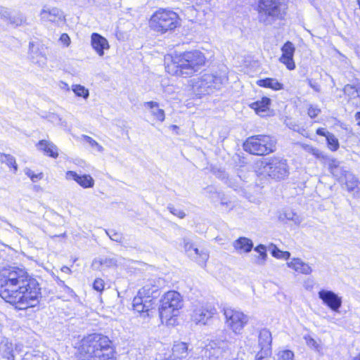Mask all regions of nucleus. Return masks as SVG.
<instances>
[{"mask_svg":"<svg viewBox=\"0 0 360 360\" xmlns=\"http://www.w3.org/2000/svg\"><path fill=\"white\" fill-rule=\"evenodd\" d=\"M25 174L31 179L32 176L34 175V172L29 168H25Z\"/></svg>","mask_w":360,"mask_h":360,"instance_id":"obj_55","label":"nucleus"},{"mask_svg":"<svg viewBox=\"0 0 360 360\" xmlns=\"http://www.w3.org/2000/svg\"><path fill=\"white\" fill-rule=\"evenodd\" d=\"M328 147L333 151H336L340 146L338 139L335 136L332 134H328V136L326 138Z\"/></svg>","mask_w":360,"mask_h":360,"instance_id":"obj_37","label":"nucleus"},{"mask_svg":"<svg viewBox=\"0 0 360 360\" xmlns=\"http://www.w3.org/2000/svg\"><path fill=\"white\" fill-rule=\"evenodd\" d=\"M0 297L19 310L36 307L41 297L37 280L22 268L0 271Z\"/></svg>","mask_w":360,"mask_h":360,"instance_id":"obj_1","label":"nucleus"},{"mask_svg":"<svg viewBox=\"0 0 360 360\" xmlns=\"http://www.w3.org/2000/svg\"><path fill=\"white\" fill-rule=\"evenodd\" d=\"M105 233L112 240L120 243L123 242L124 238L122 233L116 232L115 230H105Z\"/></svg>","mask_w":360,"mask_h":360,"instance_id":"obj_41","label":"nucleus"},{"mask_svg":"<svg viewBox=\"0 0 360 360\" xmlns=\"http://www.w3.org/2000/svg\"><path fill=\"white\" fill-rule=\"evenodd\" d=\"M307 83L309 86L313 89L315 91L319 92L321 91V86L314 79H307Z\"/></svg>","mask_w":360,"mask_h":360,"instance_id":"obj_49","label":"nucleus"},{"mask_svg":"<svg viewBox=\"0 0 360 360\" xmlns=\"http://www.w3.org/2000/svg\"><path fill=\"white\" fill-rule=\"evenodd\" d=\"M323 304L334 312H339L342 304V298L333 290L322 289L318 292Z\"/></svg>","mask_w":360,"mask_h":360,"instance_id":"obj_15","label":"nucleus"},{"mask_svg":"<svg viewBox=\"0 0 360 360\" xmlns=\"http://www.w3.org/2000/svg\"><path fill=\"white\" fill-rule=\"evenodd\" d=\"M68 180H73L84 188H90L94 186V180L89 174H79L74 171H68L65 174Z\"/></svg>","mask_w":360,"mask_h":360,"instance_id":"obj_20","label":"nucleus"},{"mask_svg":"<svg viewBox=\"0 0 360 360\" xmlns=\"http://www.w3.org/2000/svg\"><path fill=\"white\" fill-rule=\"evenodd\" d=\"M276 140L269 135L259 134L248 137L243 143L244 150L252 155H264L276 150Z\"/></svg>","mask_w":360,"mask_h":360,"instance_id":"obj_7","label":"nucleus"},{"mask_svg":"<svg viewBox=\"0 0 360 360\" xmlns=\"http://www.w3.org/2000/svg\"><path fill=\"white\" fill-rule=\"evenodd\" d=\"M227 81L225 74H205L195 85V91L199 95L210 94L216 89H220Z\"/></svg>","mask_w":360,"mask_h":360,"instance_id":"obj_10","label":"nucleus"},{"mask_svg":"<svg viewBox=\"0 0 360 360\" xmlns=\"http://www.w3.org/2000/svg\"><path fill=\"white\" fill-rule=\"evenodd\" d=\"M352 360H360V352L356 356L353 357Z\"/></svg>","mask_w":360,"mask_h":360,"instance_id":"obj_61","label":"nucleus"},{"mask_svg":"<svg viewBox=\"0 0 360 360\" xmlns=\"http://www.w3.org/2000/svg\"><path fill=\"white\" fill-rule=\"evenodd\" d=\"M61 271L64 273H68L70 271V269L68 266H63L62 267Z\"/></svg>","mask_w":360,"mask_h":360,"instance_id":"obj_60","label":"nucleus"},{"mask_svg":"<svg viewBox=\"0 0 360 360\" xmlns=\"http://www.w3.org/2000/svg\"><path fill=\"white\" fill-rule=\"evenodd\" d=\"M287 264L289 268L302 274L309 275L312 272L311 267L300 258H293Z\"/></svg>","mask_w":360,"mask_h":360,"instance_id":"obj_27","label":"nucleus"},{"mask_svg":"<svg viewBox=\"0 0 360 360\" xmlns=\"http://www.w3.org/2000/svg\"><path fill=\"white\" fill-rule=\"evenodd\" d=\"M304 339L309 347L314 348L317 352H320L321 346L317 343L316 340L310 336H306Z\"/></svg>","mask_w":360,"mask_h":360,"instance_id":"obj_44","label":"nucleus"},{"mask_svg":"<svg viewBox=\"0 0 360 360\" xmlns=\"http://www.w3.org/2000/svg\"><path fill=\"white\" fill-rule=\"evenodd\" d=\"M60 41L63 43L65 46H68L70 44V38L68 34L63 33L60 35Z\"/></svg>","mask_w":360,"mask_h":360,"instance_id":"obj_50","label":"nucleus"},{"mask_svg":"<svg viewBox=\"0 0 360 360\" xmlns=\"http://www.w3.org/2000/svg\"><path fill=\"white\" fill-rule=\"evenodd\" d=\"M264 172L272 179H285L290 174L288 160L280 156L270 157L265 162Z\"/></svg>","mask_w":360,"mask_h":360,"instance_id":"obj_9","label":"nucleus"},{"mask_svg":"<svg viewBox=\"0 0 360 360\" xmlns=\"http://www.w3.org/2000/svg\"><path fill=\"white\" fill-rule=\"evenodd\" d=\"M83 138L84 139V141H86L88 143H89V145L91 146V147H94V148H96L97 150L99 151V152H103V148L102 146H101L96 141H95L94 139H93L91 137L89 136H86V135H84L83 136Z\"/></svg>","mask_w":360,"mask_h":360,"instance_id":"obj_43","label":"nucleus"},{"mask_svg":"<svg viewBox=\"0 0 360 360\" xmlns=\"http://www.w3.org/2000/svg\"><path fill=\"white\" fill-rule=\"evenodd\" d=\"M171 62L165 66L166 71L172 75L188 77L199 72L205 65L204 54L198 50L186 51L170 56Z\"/></svg>","mask_w":360,"mask_h":360,"instance_id":"obj_3","label":"nucleus"},{"mask_svg":"<svg viewBox=\"0 0 360 360\" xmlns=\"http://www.w3.org/2000/svg\"><path fill=\"white\" fill-rule=\"evenodd\" d=\"M356 1H357V4H358V5L359 6V8H360V0H356Z\"/></svg>","mask_w":360,"mask_h":360,"instance_id":"obj_63","label":"nucleus"},{"mask_svg":"<svg viewBox=\"0 0 360 360\" xmlns=\"http://www.w3.org/2000/svg\"><path fill=\"white\" fill-rule=\"evenodd\" d=\"M272 337L267 329H262L258 336V344L260 350L255 356V360H269L271 354Z\"/></svg>","mask_w":360,"mask_h":360,"instance_id":"obj_14","label":"nucleus"},{"mask_svg":"<svg viewBox=\"0 0 360 360\" xmlns=\"http://www.w3.org/2000/svg\"><path fill=\"white\" fill-rule=\"evenodd\" d=\"M50 118L51 119L52 122L58 121L59 124L62 127H65L67 124V122L65 121H63L62 119L56 115L53 114L52 115L50 116Z\"/></svg>","mask_w":360,"mask_h":360,"instance_id":"obj_51","label":"nucleus"},{"mask_svg":"<svg viewBox=\"0 0 360 360\" xmlns=\"http://www.w3.org/2000/svg\"><path fill=\"white\" fill-rule=\"evenodd\" d=\"M233 246L238 253H249L252 250L254 244L248 238L239 237L233 241Z\"/></svg>","mask_w":360,"mask_h":360,"instance_id":"obj_25","label":"nucleus"},{"mask_svg":"<svg viewBox=\"0 0 360 360\" xmlns=\"http://www.w3.org/2000/svg\"><path fill=\"white\" fill-rule=\"evenodd\" d=\"M217 312L215 307L208 302H198L193 305L191 320L196 324H206Z\"/></svg>","mask_w":360,"mask_h":360,"instance_id":"obj_13","label":"nucleus"},{"mask_svg":"<svg viewBox=\"0 0 360 360\" xmlns=\"http://www.w3.org/2000/svg\"><path fill=\"white\" fill-rule=\"evenodd\" d=\"M344 94L350 98H355L358 96V89L354 85L346 84L343 88Z\"/></svg>","mask_w":360,"mask_h":360,"instance_id":"obj_39","label":"nucleus"},{"mask_svg":"<svg viewBox=\"0 0 360 360\" xmlns=\"http://www.w3.org/2000/svg\"><path fill=\"white\" fill-rule=\"evenodd\" d=\"M41 19L44 21L57 22L61 21L64 16L61 10L56 7L44 6L40 12Z\"/></svg>","mask_w":360,"mask_h":360,"instance_id":"obj_21","label":"nucleus"},{"mask_svg":"<svg viewBox=\"0 0 360 360\" xmlns=\"http://www.w3.org/2000/svg\"><path fill=\"white\" fill-rule=\"evenodd\" d=\"M43 178V174L39 173V174H34V175L30 179L32 182H37L39 180Z\"/></svg>","mask_w":360,"mask_h":360,"instance_id":"obj_54","label":"nucleus"},{"mask_svg":"<svg viewBox=\"0 0 360 360\" xmlns=\"http://www.w3.org/2000/svg\"><path fill=\"white\" fill-rule=\"evenodd\" d=\"M167 209L172 214L176 216L179 219H184L186 217V214L183 210L174 207V205L171 204L168 205Z\"/></svg>","mask_w":360,"mask_h":360,"instance_id":"obj_42","label":"nucleus"},{"mask_svg":"<svg viewBox=\"0 0 360 360\" xmlns=\"http://www.w3.org/2000/svg\"><path fill=\"white\" fill-rule=\"evenodd\" d=\"M231 344L224 340L213 341L205 349V355L208 356L210 360L226 359L231 357Z\"/></svg>","mask_w":360,"mask_h":360,"instance_id":"obj_11","label":"nucleus"},{"mask_svg":"<svg viewBox=\"0 0 360 360\" xmlns=\"http://www.w3.org/2000/svg\"><path fill=\"white\" fill-rule=\"evenodd\" d=\"M110 338L101 333L84 336L78 346L77 360H115Z\"/></svg>","mask_w":360,"mask_h":360,"instance_id":"obj_2","label":"nucleus"},{"mask_svg":"<svg viewBox=\"0 0 360 360\" xmlns=\"http://www.w3.org/2000/svg\"><path fill=\"white\" fill-rule=\"evenodd\" d=\"M254 250L259 255L257 263L259 265H263L267 258L266 246L264 245L259 244L254 248Z\"/></svg>","mask_w":360,"mask_h":360,"instance_id":"obj_35","label":"nucleus"},{"mask_svg":"<svg viewBox=\"0 0 360 360\" xmlns=\"http://www.w3.org/2000/svg\"><path fill=\"white\" fill-rule=\"evenodd\" d=\"M183 307L181 295L176 291L170 290L164 294L160 300L158 311L162 322L169 321L177 316L179 309Z\"/></svg>","mask_w":360,"mask_h":360,"instance_id":"obj_8","label":"nucleus"},{"mask_svg":"<svg viewBox=\"0 0 360 360\" xmlns=\"http://www.w3.org/2000/svg\"><path fill=\"white\" fill-rule=\"evenodd\" d=\"M225 184L233 188L235 191H236L239 188V183L238 182L237 179H233L232 178L229 177V180L225 182Z\"/></svg>","mask_w":360,"mask_h":360,"instance_id":"obj_48","label":"nucleus"},{"mask_svg":"<svg viewBox=\"0 0 360 360\" xmlns=\"http://www.w3.org/2000/svg\"><path fill=\"white\" fill-rule=\"evenodd\" d=\"M0 18L13 28L22 25L26 21L21 13H12L4 7H0Z\"/></svg>","mask_w":360,"mask_h":360,"instance_id":"obj_19","label":"nucleus"},{"mask_svg":"<svg viewBox=\"0 0 360 360\" xmlns=\"http://www.w3.org/2000/svg\"><path fill=\"white\" fill-rule=\"evenodd\" d=\"M360 95V88L358 89V96Z\"/></svg>","mask_w":360,"mask_h":360,"instance_id":"obj_64","label":"nucleus"},{"mask_svg":"<svg viewBox=\"0 0 360 360\" xmlns=\"http://www.w3.org/2000/svg\"><path fill=\"white\" fill-rule=\"evenodd\" d=\"M57 283L58 285L61 287V288H63L65 285V283L63 281L60 280L58 277H57Z\"/></svg>","mask_w":360,"mask_h":360,"instance_id":"obj_57","label":"nucleus"},{"mask_svg":"<svg viewBox=\"0 0 360 360\" xmlns=\"http://www.w3.org/2000/svg\"><path fill=\"white\" fill-rule=\"evenodd\" d=\"M144 106L150 110L151 115L155 120L163 122L165 118V112L159 108V103L155 101H148L144 103Z\"/></svg>","mask_w":360,"mask_h":360,"instance_id":"obj_30","label":"nucleus"},{"mask_svg":"<svg viewBox=\"0 0 360 360\" xmlns=\"http://www.w3.org/2000/svg\"><path fill=\"white\" fill-rule=\"evenodd\" d=\"M184 248L187 255L196 261L199 265L204 266L209 259V254L204 250L194 248L187 239H184Z\"/></svg>","mask_w":360,"mask_h":360,"instance_id":"obj_16","label":"nucleus"},{"mask_svg":"<svg viewBox=\"0 0 360 360\" xmlns=\"http://www.w3.org/2000/svg\"><path fill=\"white\" fill-rule=\"evenodd\" d=\"M214 174L218 179L224 181V183L229 180V176L226 174V172L224 170L217 169V171L214 172Z\"/></svg>","mask_w":360,"mask_h":360,"instance_id":"obj_47","label":"nucleus"},{"mask_svg":"<svg viewBox=\"0 0 360 360\" xmlns=\"http://www.w3.org/2000/svg\"><path fill=\"white\" fill-rule=\"evenodd\" d=\"M104 285V281L101 278H96L93 283V288L100 292L103 290Z\"/></svg>","mask_w":360,"mask_h":360,"instance_id":"obj_46","label":"nucleus"},{"mask_svg":"<svg viewBox=\"0 0 360 360\" xmlns=\"http://www.w3.org/2000/svg\"><path fill=\"white\" fill-rule=\"evenodd\" d=\"M257 84L259 86L264 88H269L274 91L283 89V84L275 78L266 77L264 79H259Z\"/></svg>","mask_w":360,"mask_h":360,"instance_id":"obj_31","label":"nucleus"},{"mask_svg":"<svg viewBox=\"0 0 360 360\" xmlns=\"http://www.w3.org/2000/svg\"><path fill=\"white\" fill-rule=\"evenodd\" d=\"M277 360H294V353L289 349L280 351L277 354Z\"/></svg>","mask_w":360,"mask_h":360,"instance_id":"obj_40","label":"nucleus"},{"mask_svg":"<svg viewBox=\"0 0 360 360\" xmlns=\"http://www.w3.org/2000/svg\"><path fill=\"white\" fill-rule=\"evenodd\" d=\"M7 360H15V356L12 352L8 356Z\"/></svg>","mask_w":360,"mask_h":360,"instance_id":"obj_59","label":"nucleus"},{"mask_svg":"<svg viewBox=\"0 0 360 360\" xmlns=\"http://www.w3.org/2000/svg\"><path fill=\"white\" fill-rule=\"evenodd\" d=\"M330 133V132L326 131L325 128L320 127L316 129V134L321 136H325L326 138L328 136V134Z\"/></svg>","mask_w":360,"mask_h":360,"instance_id":"obj_52","label":"nucleus"},{"mask_svg":"<svg viewBox=\"0 0 360 360\" xmlns=\"http://www.w3.org/2000/svg\"><path fill=\"white\" fill-rule=\"evenodd\" d=\"M163 284L164 281L160 278L148 279L134 297L132 302L133 309L143 319L153 315L157 300L160 295V289Z\"/></svg>","mask_w":360,"mask_h":360,"instance_id":"obj_4","label":"nucleus"},{"mask_svg":"<svg viewBox=\"0 0 360 360\" xmlns=\"http://www.w3.org/2000/svg\"><path fill=\"white\" fill-rule=\"evenodd\" d=\"M91 44L99 56H103L104 51L110 49L108 40L98 33L94 32L91 34Z\"/></svg>","mask_w":360,"mask_h":360,"instance_id":"obj_22","label":"nucleus"},{"mask_svg":"<svg viewBox=\"0 0 360 360\" xmlns=\"http://www.w3.org/2000/svg\"><path fill=\"white\" fill-rule=\"evenodd\" d=\"M355 119L357 121V124L360 126V111L355 114Z\"/></svg>","mask_w":360,"mask_h":360,"instance_id":"obj_58","label":"nucleus"},{"mask_svg":"<svg viewBox=\"0 0 360 360\" xmlns=\"http://www.w3.org/2000/svg\"><path fill=\"white\" fill-rule=\"evenodd\" d=\"M326 163L328 165L330 172L339 182H344L345 178L347 177V174H351V172L344 167L342 162L337 159L328 158L326 159Z\"/></svg>","mask_w":360,"mask_h":360,"instance_id":"obj_17","label":"nucleus"},{"mask_svg":"<svg viewBox=\"0 0 360 360\" xmlns=\"http://www.w3.org/2000/svg\"><path fill=\"white\" fill-rule=\"evenodd\" d=\"M0 162L5 163L8 167L13 168L14 173L18 171V165L15 158L13 155L0 153Z\"/></svg>","mask_w":360,"mask_h":360,"instance_id":"obj_33","label":"nucleus"},{"mask_svg":"<svg viewBox=\"0 0 360 360\" xmlns=\"http://www.w3.org/2000/svg\"><path fill=\"white\" fill-rule=\"evenodd\" d=\"M72 90L77 96L82 97L84 99H87L89 96V90L80 84L72 85Z\"/></svg>","mask_w":360,"mask_h":360,"instance_id":"obj_36","label":"nucleus"},{"mask_svg":"<svg viewBox=\"0 0 360 360\" xmlns=\"http://www.w3.org/2000/svg\"><path fill=\"white\" fill-rule=\"evenodd\" d=\"M179 17L173 11L160 8L151 16L149 25L151 30L160 34L172 31L179 25Z\"/></svg>","mask_w":360,"mask_h":360,"instance_id":"obj_6","label":"nucleus"},{"mask_svg":"<svg viewBox=\"0 0 360 360\" xmlns=\"http://www.w3.org/2000/svg\"><path fill=\"white\" fill-rule=\"evenodd\" d=\"M188 349L186 343L181 342L174 345L172 354L168 359L165 360H190Z\"/></svg>","mask_w":360,"mask_h":360,"instance_id":"obj_23","label":"nucleus"},{"mask_svg":"<svg viewBox=\"0 0 360 360\" xmlns=\"http://www.w3.org/2000/svg\"><path fill=\"white\" fill-rule=\"evenodd\" d=\"M304 150L308 153L312 154L316 158H324V155L318 148L310 145H304Z\"/></svg>","mask_w":360,"mask_h":360,"instance_id":"obj_38","label":"nucleus"},{"mask_svg":"<svg viewBox=\"0 0 360 360\" xmlns=\"http://www.w3.org/2000/svg\"><path fill=\"white\" fill-rule=\"evenodd\" d=\"M282 54L279 58V61L284 64L286 68L292 70L295 68L294 61V54L295 52V45L290 41H286L281 49Z\"/></svg>","mask_w":360,"mask_h":360,"instance_id":"obj_18","label":"nucleus"},{"mask_svg":"<svg viewBox=\"0 0 360 360\" xmlns=\"http://www.w3.org/2000/svg\"><path fill=\"white\" fill-rule=\"evenodd\" d=\"M288 0H259L258 21L264 25H271L284 19L288 10Z\"/></svg>","mask_w":360,"mask_h":360,"instance_id":"obj_5","label":"nucleus"},{"mask_svg":"<svg viewBox=\"0 0 360 360\" xmlns=\"http://www.w3.org/2000/svg\"><path fill=\"white\" fill-rule=\"evenodd\" d=\"M37 146L39 150L51 158H56L58 156V148L52 142L41 140L39 141Z\"/></svg>","mask_w":360,"mask_h":360,"instance_id":"obj_28","label":"nucleus"},{"mask_svg":"<svg viewBox=\"0 0 360 360\" xmlns=\"http://www.w3.org/2000/svg\"><path fill=\"white\" fill-rule=\"evenodd\" d=\"M63 291L69 295H72L74 293L73 290L68 287L67 285H65L63 288Z\"/></svg>","mask_w":360,"mask_h":360,"instance_id":"obj_56","label":"nucleus"},{"mask_svg":"<svg viewBox=\"0 0 360 360\" xmlns=\"http://www.w3.org/2000/svg\"><path fill=\"white\" fill-rule=\"evenodd\" d=\"M269 250L271 255L277 259H288L290 257V252L288 251L281 250L276 245L271 243L269 246Z\"/></svg>","mask_w":360,"mask_h":360,"instance_id":"obj_32","label":"nucleus"},{"mask_svg":"<svg viewBox=\"0 0 360 360\" xmlns=\"http://www.w3.org/2000/svg\"><path fill=\"white\" fill-rule=\"evenodd\" d=\"M0 220H1L2 221H4V222H6V223H7V224L11 226V228L13 231H15V232H17L18 233H20V229L19 228H18V227H16V226H15L12 225L11 224L8 223V221L5 218L0 217Z\"/></svg>","mask_w":360,"mask_h":360,"instance_id":"obj_53","label":"nucleus"},{"mask_svg":"<svg viewBox=\"0 0 360 360\" xmlns=\"http://www.w3.org/2000/svg\"><path fill=\"white\" fill-rule=\"evenodd\" d=\"M344 182L348 192L351 193L354 198H360V181L359 179L351 173L347 174Z\"/></svg>","mask_w":360,"mask_h":360,"instance_id":"obj_26","label":"nucleus"},{"mask_svg":"<svg viewBox=\"0 0 360 360\" xmlns=\"http://www.w3.org/2000/svg\"><path fill=\"white\" fill-rule=\"evenodd\" d=\"M279 219L282 221L285 219L292 221L295 224H300L301 222L300 217L291 210H285L281 214Z\"/></svg>","mask_w":360,"mask_h":360,"instance_id":"obj_34","label":"nucleus"},{"mask_svg":"<svg viewBox=\"0 0 360 360\" xmlns=\"http://www.w3.org/2000/svg\"><path fill=\"white\" fill-rule=\"evenodd\" d=\"M320 112L321 109L317 105H309L307 113L311 118L316 117Z\"/></svg>","mask_w":360,"mask_h":360,"instance_id":"obj_45","label":"nucleus"},{"mask_svg":"<svg viewBox=\"0 0 360 360\" xmlns=\"http://www.w3.org/2000/svg\"><path fill=\"white\" fill-rule=\"evenodd\" d=\"M29 58L30 60L39 67H44L46 64V58L39 51V46L34 41L29 43Z\"/></svg>","mask_w":360,"mask_h":360,"instance_id":"obj_24","label":"nucleus"},{"mask_svg":"<svg viewBox=\"0 0 360 360\" xmlns=\"http://www.w3.org/2000/svg\"><path fill=\"white\" fill-rule=\"evenodd\" d=\"M233 360H244L243 357L240 356V354H238V356L235 358Z\"/></svg>","mask_w":360,"mask_h":360,"instance_id":"obj_62","label":"nucleus"},{"mask_svg":"<svg viewBox=\"0 0 360 360\" xmlns=\"http://www.w3.org/2000/svg\"><path fill=\"white\" fill-rule=\"evenodd\" d=\"M271 99L267 97H263L262 100L253 102L250 107L253 109L257 115L263 116L264 112H266L269 109Z\"/></svg>","mask_w":360,"mask_h":360,"instance_id":"obj_29","label":"nucleus"},{"mask_svg":"<svg viewBox=\"0 0 360 360\" xmlns=\"http://www.w3.org/2000/svg\"><path fill=\"white\" fill-rule=\"evenodd\" d=\"M224 314L228 327L235 333H240L248 321L247 315L231 308H225Z\"/></svg>","mask_w":360,"mask_h":360,"instance_id":"obj_12","label":"nucleus"}]
</instances>
